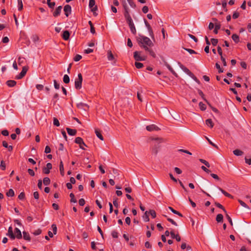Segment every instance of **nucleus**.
I'll use <instances>...</instances> for the list:
<instances>
[{
	"instance_id": "1",
	"label": "nucleus",
	"mask_w": 251,
	"mask_h": 251,
	"mask_svg": "<svg viewBox=\"0 0 251 251\" xmlns=\"http://www.w3.org/2000/svg\"><path fill=\"white\" fill-rule=\"evenodd\" d=\"M139 46L143 48L146 51L149 52L150 54L155 58L156 55L154 52L150 48L153 46V44L151 40L146 36L140 35L137 39Z\"/></svg>"
},
{
	"instance_id": "2",
	"label": "nucleus",
	"mask_w": 251,
	"mask_h": 251,
	"mask_svg": "<svg viewBox=\"0 0 251 251\" xmlns=\"http://www.w3.org/2000/svg\"><path fill=\"white\" fill-rule=\"evenodd\" d=\"M77 76L78 77L75 79V89L79 90L82 87L83 78L82 75L80 73L78 74Z\"/></svg>"
},
{
	"instance_id": "3",
	"label": "nucleus",
	"mask_w": 251,
	"mask_h": 251,
	"mask_svg": "<svg viewBox=\"0 0 251 251\" xmlns=\"http://www.w3.org/2000/svg\"><path fill=\"white\" fill-rule=\"evenodd\" d=\"M179 67L181 69L185 72L186 74H187L190 76H191L196 82H198V80L197 78L194 76V75L192 73V72L185 66L181 64V63H179Z\"/></svg>"
},
{
	"instance_id": "4",
	"label": "nucleus",
	"mask_w": 251,
	"mask_h": 251,
	"mask_svg": "<svg viewBox=\"0 0 251 251\" xmlns=\"http://www.w3.org/2000/svg\"><path fill=\"white\" fill-rule=\"evenodd\" d=\"M134 58L137 61H145L147 57L146 56H142L141 51H136L134 52Z\"/></svg>"
},
{
	"instance_id": "5",
	"label": "nucleus",
	"mask_w": 251,
	"mask_h": 251,
	"mask_svg": "<svg viewBox=\"0 0 251 251\" xmlns=\"http://www.w3.org/2000/svg\"><path fill=\"white\" fill-rule=\"evenodd\" d=\"M75 142L79 145V147L82 150H85L84 147L86 146L82 139L81 137H76L75 139Z\"/></svg>"
},
{
	"instance_id": "6",
	"label": "nucleus",
	"mask_w": 251,
	"mask_h": 251,
	"mask_svg": "<svg viewBox=\"0 0 251 251\" xmlns=\"http://www.w3.org/2000/svg\"><path fill=\"white\" fill-rule=\"evenodd\" d=\"M77 107L78 108L84 111H87L89 108V106L88 104L82 102L77 103Z\"/></svg>"
},
{
	"instance_id": "7",
	"label": "nucleus",
	"mask_w": 251,
	"mask_h": 251,
	"mask_svg": "<svg viewBox=\"0 0 251 251\" xmlns=\"http://www.w3.org/2000/svg\"><path fill=\"white\" fill-rule=\"evenodd\" d=\"M146 129L149 131H157L159 128L155 125H151L146 126Z\"/></svg>"
},
{
	"instance_id": "8",
	"label": "nucleus",
	"mask_w": 251,
	"mask_h": 251,
	"mask_svg": "<svg viewBox=\"0 0 251 251\" xmlns=\"http://www.w3.org/2000/svg\"><path fill=\"white\" fill-rule=\"evenodd\" d=\"M52 169V165L50 163H48L46 166L43 169V172L45 174H49L50 170Z\"/></svg>"
},
{
	"instance_id": "9",
	"label": "nucleus",
	"mask_w": 251,
	"mask_h": 251,
	"mask_svg": "<svg viewBox=\"0 0 251 251\" xmlns=\"http://www.w3.org/2000/svg\"><path fill=\"white\" fill-rule=\"evenodd\" d=\"M27 71V68L26 67H23L22 70L20 74L16 76L17 79H21L23 78L26 74Z\"/></svg>"
},
{
	"instance_id": "10",
	"label": "nucleus",
	"mask_w": 251,
	"mask_h": 251,
	"mask_svg": "<svg viewBox=\"0 0 251 251\" xmlns=\"http://www.w3.org/2000/svg\"><path fill=\"white\" fill-rule=\"evenodd\" d=\"M89 6L91 9V11L93 12L97 10V7L95 5V0H89Z\"/></svg>"
},
{
	"instance_id": "11",
	"label": "nucleus",
	"mask_w": 251,
	"mask_h": 251,
	"mask_svg": "<svg viewBox=\"0 0 251 251\" xmlns=\"http://www.w3.org/2000/svg\"><path fill=\"white\" fill-rule=\"evenodd\" d=\"M6 235L9 236L12 240H14L15 238V236L13 233V228L12 226L9 227L8 229V232L6 234Z\"/></svg>"
},
{
	"instance_id": "12",
	"label": "nucleus",
	"mask_w": 251,
	"mask_h": 251,
	"mask_svg": "<svg viewBox=\"0 0 251 251\" xmlns=\"http://www.w3.org/2000/svg\"><path fill=\"white\" fill-rule=\"evenodd\" d=\"M64 11L65 12V14L67 17H68L69 15L71 13V7L69 5H66L64 7Z\"/></svg>"
},
{
	"instance_id": "13",
	"label": "nucleus",
	"mask_w": 251,
	"mask_h": 251,
	"mask_svg": "<svg viewBox=\"0 0 251 251\" xmlns=\"http://www.w3.org/2000/svg\"><path fill=\"white\" fill-rule=\"evenodd\" d=\"M14 234L15 236V238L16 237L18 239H21L22 237L21 231L18 228H16L15 229Z\"/></svg>"
},
{
	"instance_id": "14",
	"label": "nucleus",
	"mask_w": 251,
	"mask_h": 251,
	"mask_svg": "<svg viewBox=\"0 0 251 251\" xmlns=\"http://www.w3.org/2000/svg\"><path fill=\"white\" fill-rule=\"evenodd\" d=\"M62 8V7L61 6H59L58 7H57L53 13V16L57 17L58 16H59L61 13Z\"/></svg>"
},
{
	"instance_id": "15",
	"label": "nucleus",
	"mask_w": 251,
	"mask_h": 251,
	"mask_svg": "<svg viewBox=\"0 0 251 251\" xmlns=\"http://www.w3.org/2000/svg\"><path fill=\"white\" fill-rule=\"evenodd\" d=\"M70 32L68 30H65L63 31L62 34V38L64 40H68L70 37Z\"/></svg>"
},
{
	"instance_id": "16",
	"label": "nucleus",
	"mask_w": 251,
	"mask_h": 251,
	"mask_svg": "<svg viewBox=\"0 0 251 251\" xmlns=\"http://www.w3.org/2000/svg\"><path fill=\"white\" fill-rule=\"evenodd\" d=\"M66 129L68 134L70 135L74 136L76 133V130L75 129H71L68 127Z\"/></svg>"
},
{
	"instance_id": "17",
	"label": "nucleus",
	"mask_w": 251,
	"mask_h": 251,
	"mask_svg": "<svg viewBox=\"0 0 251 251\" xmlns=\"http://www.w3.org/2000/svg\"><path fill=\"white\" fill-rule=\"evenodd\" d=\"M95 133L97 135V136L101 141H103L104 140L103 137L101 133V132L100 130L98 129H95Z\"/></svg>"
},
{
	"instance_id": "18",
	"label": "nucleus",
	"mask_w": 251,
	"mask_h": 251,
	"mask_svg": "<svg viewBox=\"0 0 251 251\" xmlns=\"http://www.w3.org/2000/svg\"><path fill=\"white\" fill-rule=\"evenodd\" d=\"M128 25H129V26L130 27V29L131 32L133 34H135L136 32V28H135V27L134 26L133 22L132 23L129 24Z\"/></svg>"
},
{
	"instance_id": "19",
	"label": "nucleus",
	"mask_w": 251,
	"mask_h": 251,
	"mask_svg": "<svg viewBox=\"0 0 251 251\" xmlns=\"http://www.w3.org/2000/svg\"><path fill=\"white\" fill-rule=\"evenodd\" d=\"M59 171L62 176H64V169L62 161H61L59 164Z\"/></svg>"
},
{
	"instance_id": "20",
	"label": "nucleus",
	"mask_w": 251,
	"mask_h": 251,
	"mask_svg": "<svg viewBox=\"0 0 251 251\" xmlns=\"http://www.w3.org/2000/svg\"><path fill=\"white\" fill-rule=\"evenodd\" d=\"M206 125L211 128H212L214 126V124L212 120L211 119H208L205 121Z\"/></svg>"
},
{
	"instance_id": "21",
	"label": "nucleus",
	"mask_w": 251,
	"mask_h": 251,
	"mask_svg": "<svg viewBox=\"0 0 251 251\" xmlns=\"http://www.w3.org/2000/svg\"><path fill=\"white\" fill-rule=\"evenodd\" d=\"M145 25H146V26L147 27L148 29L150 32V36L151 37H152L153 36V31L152 30V29H151L150 25L148 24V23L146 21H145Z\"/></svg>"
},
{
	"instance_id": "22",
	"label": "nucleus",
	"mask_w": 251,
	"mask_h": 251,
	"mask_svg": "<svg viewBox=\"0 0 251 251\" xmlns=\"http://www.w3.org/2000/svg\"><path fill=\"white\" fill-rule=\"evenodd\" d=\"M233 154L236 156H241L243 154V152L238 149H236L233 151Z\"/></svg>"
},
{
	"instance_id": "23",
	"label": "nucleus",
	"mask_w": 251,
	"mask_h": 251,
	"mask_svg": "<svg viewBox=\"0 0 251 251\" xmlns=\"http://www.w3.org/2000/svg\"><path fill=\"white\" fill-rule=\"evenodd\" d=\"M6 84L9 87H13L16 84V82L15 80H9L7 81Z\"/></svg>"
},
{
	"instance_id": "24",
	"label": "nucleus",
	"mask_w": 251,
	"mask_h": 251,
	"mask_svg": "<svg viewBox=\"0 0 251 251\" xmlns=\"http://www.w3.org/2000/svg\"><path fill=\"white\" fill-rule=\"evenodd\" d=\"M124 9H125L124 16H125V18L130 17L129 13L128 12V8L127 7L126 5V4L124 5Z\"/></svg>"
},
{
	"instance_id": "25",
	"label": "nucleus",
	"mask_w": 251,
	"mask_h": 251,
	"mask_svg": "<svg viewBox=\"0 0 251 251\" xmlns=\"http://www.w3.org/2000/svg\"><path fill=\"white\" fill-rule=\"evenodd\" d=\"M221 28V25L219 23H215V28L213 32L215 34H217L218 32V30Z\"/></svg>"
},
{
	"instance_id": "26",
	"label": "nucleus",
	"mask_w": 251,
	"mask_h": 251,
	"mask_svg": "<svg viewBox=\"0 0 251 251\" xmlns=\"http://www.w3.org/2000/svg\"><path fill=\"white\" fill-rule=\"evenodd\" d=\"M167 68L169 69V70L176 76H177V74L175 72V71L173 70V69L171 67V66L167 64L166 65Z\"/></svg>"
},
{
	"instance_id": "27",
	"label": "nucleus",
	"mask_w": 251,
	"mask_h": 251,
	"mask_svg": "<svg viewBox=\"0 0 251 251\" xmlns=\"http://www.w3.org/2000/svg\"><path fill=\"white\" fill-rule=\"evenodd\" d=\"M216 221L218 223L222 222L223 220V216L221 214H218L216 216Z\"/></svg>"
},
{
	"instance_id": "28",
	"label": "nucleus",
	"mask_w": 251,
	"mask_h": 251,
	"mask_svg": "<svg viewBox=\"0 0 251 251\" xmlns=\"http://www.w3.org/2000/svg\"><path fill=\"white\" fill-rule=\"evenodd\" d=\"M23 237H24V239L25 240H27L28 241H29L30 240V237L29 234L25 231L23 232Z\"/></svg>"
},
{
	"instance_id": "29",
	"label": "nucleus",
	"mask_w": 251,
	"mask_h": 251,
	"mask_svg": "<svg viewBox=\"0 0 251 251\" xmlns=\"http://www.w3.org/2000/svg\"><path fill=\"white\" fill-rule=\"evenodd\" d=\"M232 39L236 43H237L239 42V37L236 34H233L232 35Z\"/></svg>"
},
{
	"instance_id": "30",
	"label": "nucleus",
	"mask_w": 251,
	"mask_h": 251,
	"mask_svg": "<svg viewBox=\"0 0 251 251\" xmlns=\"http://www.w3.org/2000/svg\"><path fill=\"white\" fill-rule=\"evenodd\" d=\"M47 3L48 6L50 8H53L55 5V2L54 1L51 2L50 0H47Z\"/></svg>"
},
{
	"instance_id": "31",
	"label": "nucleus",
	"mask_w": 251,
	"mask_h": 251,
	"mask_svg": "<svg viewBox=\"0 0 251 251\" xmlns=\"http://www.w3.org/2000/svg\"><path fill=\"white\" fill-rule=\"evenodd\" d=\"M43 182L44 184L45 185L47 186L50 184V180L49 177H46L44 178Z\"/></svg>"
},
{
	"instance_id": "32",
	"label": "nucleus",
	"mask_w": 251,
	"mask_h": 251,
	"mask_svg": "<svg viewBox=\"0 0 251 251\" xmlns=\"http://www.w3.org/2000/svg\"><path fill=\"white\" fill-rule=\"evenodd\" d=\"M143 218L144 221L146 222H148L150 221L148 211L145 212L144 215L143 216Z\"/></svg>"
},
{
	"instance_id": "33",
	"label": "nucleus",
	"mask_w": 251,
	"mask_h": 251,
	"mask_svg": "<svg viewBox=\"0 0 251 251\" xmlns=\"http://www.w3.org/2000/svg\"><path fill=\"white\" fill-rule=\"evenodd\" d=\"M169 209L174 214L178 215L180 217H182V215L178 211L174 209L172 207H169Z\"/></svg>"
},
{
	"instance_id": "34",
	"label": "nucleus",
	"mask_w": 251,
	"mask_h": 251,
	"mask_svg": "<svg viewBox=\"0 0 251 251\" xmlns=\"http://www.w3.org/2000/svg\"><path fill=\"white\" fill-rule=\"evenodd\" d=\"M199 94L200 95V96H201V97L202 98V99L204 100L208 104L211 106L210 104H209V103L208 102V101L206 100V99L204 98V94L203 93V92L201 91V90H199Z\"/></svg>"
},
{
	"instance_id": "35",
	"label": "nucleus",
	"mask_w": 251,
	"mask_h": 251,
	"mask_svg": "<svg viewBox=\"0 0 251 251\" xmlns=\"http://www.w3.org/2000/svg\"><path fill=\"white\" fill-rule=\"evenodd\" d=\"M18 8L19 11H21L23 9V4L22 0H18Z\"/></svg>"
},
{
	"instance_id": "36",
	"label": "nucleus",
	"mask_w": 251,
	"mask_h": 251,
	"mask_svg": "<svg viewBox=\"0 0 251 251\" xmlns=\"http://www.w3.org/2000/svg\"><path fill=\"white\" fill-rule=\"evenodd\" d=\"M14 194V191L12 189H9V191L6 193V196L7 197H13Z\"/></svg>"
},
{
	"instance_id": "37",
	"label": "nucleus",
	"mask_w": 251,
	"mask_h": 251,
	"mask_svg": "<svg viewBox=\"0 0 251 251\" xmlns=\"http://www.w3.org/2000/svg\"><path fill=\"white\" fill-rule=\"evenodd\" d=\"M181 248L182 250H184L185 249L187 248V251L191 250V247L189 246H187L186 244L185 243H183L181 244Z\"/></svg>"
},
{
	"instance_id": "38",
	"label": "nucleus",
	"mask_w": 251,
	"mask_h": 251,
	"mask_svg": "<svg viewBox=\"0 0 251 251\" xmlns=\"http://www.w3.org/2000/svg\"><path fill=\"white\" fill-rule=\"evenodd\" d=\"M63 81L65 83H68L70 82L69 76L67 75H65L63 76Z\"/></svg>"
},
{
	"instance_id": "39",
	"label": "nucleus",
	"mask_w": 251,
	"mask_h": 251,
	"mask_svg": "<svg viewBox=\"0 0 251 251\" xmlns=\"http://www.w3.org/2000/svg\"><path fill=\"white\" fill-rule=\"evenodd\" d=\"M199 106L201 110L202 111H204L206 109V105L202 102L199 103Z\"/></svg>"
},
{
	"instance_id": "40",
	"label": "nucleus",
	"mask_w": 251,
	"mask_h": 251,
	"mask_svg": "<svg viewBox=\"0 0 251 251\" xmlns=\"http://www.w3.org/2000/svg\"><path fill=\"white\" fill-rule=\"evenodd\" d=\"M199 161L202 163L204 164L207 167H210V164L205 160H204L203 159H200Z\"/></svg>"
},
{
	"instance_id": "41",
	"label": "nucleus",
	"mask_w": 251,
	"mask_h": 251,
	"mask_svg": "<svg viewBox=\"0 0 251 251\" xmlns=\"http://www.w3.org/2000/svg\"><path fill=\"white\" fill-rule=\"evenodd\" d=\"M70 197L71 198V202H74V203H75L76 202V199L75 198V195L73 193H71L70 194Z\"/></svg>"
},
{
	"instance_id": "42",
	"label": "nucleus",
	"mask_w": 251,
	"mask_h": 251,
	"mask_svg": "<svg viewBox=\"0 0 251 251\" xmlns=\"http://www.w3.org/2000/svg\"><path fill=\"white\" fill-rule=\"evenodd\" d=\"M215 205L219 208L222 209L226 213V211L223 207V206L219 203H215Z\"/></svg>"
},
{
	"instance_id": "43",
	"label": "nucleus",
	"mask_w": 251,
	"mask_h": 251,
	"mask_svg": "<svg viewBox=\"0 0 251 251\" xmlns=\"http://www.w3.org/2000/svg\"><path fill=\"white\" fill-rule=\"evenodd\" d=\"M53 125L56 126H59L60 125V123L58 119L56 118H53Z\"/></svg>"
},
{
	"instance_id": "44",
	"label": "nucleus",
	"mask_w": 251,
	"mask_h": 251,
	"mask_svg": "<svg viewBox=\"0 0 251 251\" xmlns=\"http://www.w3.org/2000/svg\"><path fill=\"white\" fill-rule=\"evenodd\" d=\"M135 66L137 69L142 68L143 67V64L140 62H135Z\"/></svg>"
},
{
	"instance_id": "45",
	"label": "nucleus",
	"mask_w": 251,
	"mask_h": 251,
	"mask_svg": "<svg viewBox=\"0 0 251 251\" xmlns=\"http://www.w3.org/2000/svg\"><path fill=\"white\" fill-rule=\"evenodd\" d=\"M148 213L151 216L152 218H155V217H156V212H155V211L154 210H150V211Z\"/></svg>"
},
{
	"instance_id": "46",
	"label": "nucleus",
	"mask_w": 251,
	"mask_h": 251,
	"mask_svg": "<svg viewBox=\"0 0 251 251\" xmlns=\"http://www.w3.org/2000/svg\"><path fill=\"white\" fill-rule=\"evenodd\" d=\"M82 58V56L79 54H76L75 57L74 58V60L75 61H79Z\"/></svg>"
},
{
	"instance_id": "47",
	"label": "nucleus",
	"mask_w": 251,
	"mask_h": 251,
	"mask_svg": "<svg viewBox=\"0 0 251 251\" xmlns=\"http://www.w3.org/2000/svg\"><path fill=\"white\" fill-rule=\"evenodd\" d=\"M0 167L2 170H5L6 169V166L5 162L3 161H1L0 164Z\"/></svg>"
},
{
	"instance_id": "48",
	"label": "nucleus",
	"mask_w": 251,
	"mask_h": 251,
	"mask_svg": "<svg viewBox=\"0 0 251 251\" xmlns=\"http://www.w3.org/2000/svg\"><path fill=\"white\" fill-rule=\"evenodd\" d=\"M107 58L109 60H112L114 59L113 55L112 54V53L111 51H109L108 52Z\"/></svg>"
},
{
	"instance_id": "49",
	"label": "nucleus",
	"mask_w": 251,
	"mask_h": 251,
	"mask_svg": "<svg viewBox=\"0 0 251 251\" xmlns=\"http://www.w3.org/2000/svg\"><path fill=\"white\" fill-rule=\"evenodd\" d=\"M211 43H212V44L214 46H216V45H217V44H218V39H214V38H212V39H211Z\"/></svg>"
},
{
	"instance_id": "50",
	"label": "nucleus",
	"mask_w": 251,
	"mask_h": 251,
	"mask_svg": "<svg viewBox=\"0 0 251 251\" xmlns=\"http://www.w3.org/2000/svg\"><path fill=\"white\" fill-rule=\"evenodd\" d=\"M51 227L52 229V231L53 232L54 234H56L57 233V227L56 226L55 224H53L51 226Z\"/></svg>"
},
{
	"instance_id": "51",
	"label": "nucleus",
	"mask_w": 251,
	"mask_h": 251,
	"mask_svg": "<svg viewBox=\"0 0 251 251\" xmlns=\"http://www.w3.org/2000/svg\"><path fill=\"white\" fill-rule=\"evenodd\" d=\"M112 236L114 238H117L118 237V233L116 231H113L111 233Z\"/></svg>"
},
{
	"instance_id": "52",
	"label": "nucleus",
	"mask_w": 251,
	"mask_h": 251,
	"mask_svg": "<svg viewBox=\"0 0 251 251\" xmlns=\"http://www.w3.org/2000/svg\"><path fill=\"white\" fill-rule=\"evenodd\" d=\"M238 201L240 203V204L243 207H245V208H249V207L247 206V205L243 201H242L240 200H238Z\"/></svg>"
},
{
	"instance_id": "53",
	"label": "nucleus",
	"mask_w": 251,
	"mask_h": 251,
	"mask_svg": "<svg viewBox=\"0 0 251 251\" xmlns=\"http://www.w3.org/2000/svg\"><path fill=\"white\" fill-rule=\"evenodd\" d=\"M178 151L179 152H182L186 153L188 154L189 155H191L192 154V153L190 151H187V150H183V149H179V150H178Z\"/></svg>"
},
{
	"instance_id": "54",
	"label": "nucleus",
	"mask_w": 251,
	"mask_h": 251,
	"mask_svg": "<svg viewBox=\"0 0 251 251\" xmlns=\"http://www.w3.org/2000/svg\"><path fill=\"white\" fill-rule=\"evenodd\" d=\"M50 151H51V150H50V147L49 146H47L45 147V152L46 153H50Z\"/></svg>"
},
{
	"instance_id": "55",
	"label": "nucleus",
	"mask_w": 251,
	"mask_h": 251,
	"mask_svg": "<svg viewBox=\"0 0 251 251\" xmlns=\"http://www.w3.org/2000/svg\"><path fill=\"white\" fill-rule=\"evenodd\" d=\"M226 217L229 223H230V225L232 226L233 223H232V219L230 218V217L227 213H226Z\"/></svg>"
},
{
	"instance_id": "56",
	"label": "nucleus",
	"mask_w": 251,
	"mask_h": 251,
	"mask_svg": "<svg viewBox=\"0 0 251 251\" xmlns=\"http://www.w3.org/2000/svg\"><path fill=\"white\" fill-rule=\"evenodd\" d=\"M142 11L144 13H147L149 11V8L147 6H144L142 8Z\"/></svg>"
},
{
	"instance_id": "57",
	"label": "nucleus",
	"mask_w": 251,
	"mask_h": 251,
	"mask_svg": "<svg viewBox=\"0 0 251 251\" xmlns=\"http://www.w3.org/2000/svg\"><path fill=\"white\" fill-rule=\"evenodd\" d=\"M239 16V13L235 11L234 12V13L232 15V18L234 19H236L238 18Z\"/></svg>"
},
{
	"instance_id": "58",
	"label": "nucleus",
	"mask_w": 251,
	"mask_h": 251,
	"mask_svg": "<svg viewBox=\"0 0 251 251\" xmlns=\"http://www.w3.org/2000/svg\"><path fill=\"white\" fill-rule=\"evenodd\" d=\"M174 170H175V172L177 174H178V175L181 174V173H182L181 170L179 168H178L177 167H175L174 168Z\"/></svg>"
},
{
	"instance_id": "59",
	"label": "nucleus",
	"mask_w": 251,
	"mask_h": 251,
	"mask_svg": "<svg viewBox=\"0 0 251 251\" xmlns=\"http://www.w3.org/2000/svg\"><path fill=\"white\" fill-rule=\"evenodd\" d=\"M53 82H54V88L56 89H59V88H60V85L59 84L57 83L56 80H54L53 81Z\"/></svg>"
},
{
	"instance_id": "60",
	"label": "nucleus",
	"mask_w": 251,
	"mask_h": 251,
	"mask_svg": "<svg viewBox=\"0 0 251 251\" xmlns=\"http://www.w3.org/2000/svg\"><path fill=\"white\" fill-rule=\"evenodd\" d=\"M85 201L84 199H80L79 200V204L80 206H83V205L85 204Z\"/></svg>"
},
{
	"instance_id": "61",
	"label": "nucleus",
	"mask_w": 251,
	"mask_h": 251,
	"mask_svg": "<svg viewBox=\"0 0 251 251\" xmlns=\"http://www.w3.org/2000/svg\"><path fill=\"white\" fill-rule=\"evenodd\" d=\"M25 193L24 192H21L18 196V198L20 200H23L25 198Z\"/></svg>"
},
{
	"instance_id": "62",
	"label": "nucleus",
	"mask_w": 251,
	"mask_h": 251,
	"mask_svg": "<svg viewBox=\"0 0 251 251\" xmlns=\"http://www.w3.org/2000/svg\"><path fill=\"white\" fill-rule=\"evenodd\" d=\"M36 87L38 90H42L44 88V86L42 84H37Z\"/></svg>"
},
{
	"instance_id": "63",
	"label": "nucleus",
	"mask_w": 251,
	"mask_h": 251,
	"mask_svg": "<svg viewBox=\"0 0 251 251\" xmlns=\"http://www.w3.org/2000/svg\"><path fill=\"white\" fill-rule=\"evenodd\" d=\"M28 174L31 176H34V175H35V173H34V172L33 170L31 169H28Z\"/></svg>"
},
{
	"instance_id": "64",
	"label": "nucleus",
	"mask_w": 251,
	"mask_h": 251,
	"mask_svg": "<svg viewBox=\"0 0 251 251\" xmlns=\"http://www.w3.org/2000/svg\"><path fill=\"white\" fill-rule=\"evenodd\" d=\"M245 162L248 164V165H251V158H245Z\"/></svg>"
}]
</instances>
